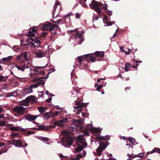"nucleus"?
Wrapping results in <instances>:
<instances>
[{
	"label": "nucleus",
	"instance_id": "f257e3e1",
	"mask_svg": "<svg viewBox=\"0 0 160 160\" xmlns=\"http://www.w3.org/2000/svg\"><path fill=\"white\" fill-rule=\"evenodd\" d=\"M84 134H80L78 135L76 141L77 145L74 152L75 153L79 152V154L76 157L73 158L72 160H78L80 158L85 157L86 152L83 149L87 147L88 144L84 138Z\"/></svg>",
	"mask_w": 160,
	"mask_h": 160
},
{
	"label": "nucleus",
	"instance_id": "f03ea898",
	"mask_svg": "<svg viewBox=\"0 0 160 160\" xmlns=\"http://www.w3.org/2000/svg\"><path fill=\"white\" fill-rule=\"evenodd\" d=\"M27 64H24L22 66H19L15 64L14 63L13 64L19 70H21L22 72L25 71L26 72H30L29 74V75L31 77H33L41 73V71L40 69V68L44 69L45 68V66L40 67H38L34 68H31V64L29 62H28Z\"/></svg>",
	"mask_w": 160,
	"mask_h": 160
},
{
	"label": "nucleus",
	"instance_id": "7ed1b4c3",
	"mask_svg": "<svg viewBox=\"0 0 160 160\" xmlns=\"http://www.w3.org/2000/svg\"><path fill=\"white\" fill-rule=\"evenodd\" d=\"M103 4L95 0H92L90 3L89 4V6L93 9H94L99 14L101 12V8Z\"/></svg>",
	"mask_w": 160,
	"mask_h": 160
},
{
	"label": "nucleus",
	"instance_id": "20e7f679",
	"mask_svg": "<svg viewBox=\"0 0 160 160\" xmlns=\"http://www.w3.org/2000/svg\"><path fill=\"white\" fill-rule=\"evenodd\" d=\"M40 28L43 31L47 30L48 29L52 32L53 34L56 32V29L51 25V23L50 22H46L45 23H42L40 24Z\"/></svg>",
	"mask_w": 160,
	"mask_h": 160
},
{
	"label": "nucleus",
	"instance_id": "39448f33",
	"mask_svg": "<svg viewBox=\"0 0 160 160\" xmlns=\"http://www.w3.org/2000/svg\"><path fill=\"white\" fill-rule=\"evenodd\" d=\"M29 58V54L27 52H22L21 54L19 56H18L17 57L16 60L17 62L18 63H20L22 62H25V63L22 64L20 66H22L24 64H28L27 62H25V61L27 62Z\"/></svg>",
	"mask_w": 160,
	"mask_h": 160
},
{
	"label": "nucleus",
	"instance_id": "423d86ee",
	"mask_svg": "<svg viewBox=\"0 0 160 160\" xmlns=\"http://www.w3.org/2000/svg\"><path fill=\"white\" fill-rule=\"evenodd\" d=\"M74 102L75 105L73 106L74 108L73 111L75 112L77 114H80L82 110V108L87 106V104L86 103L82 102L79 100L77 101H75Z\"/></svg>",
	"mask_w": 160,
	"mask_h": 160
},
{
	"label": "nucleus",
	"instance_id": "0eeeda50",
	"mask_svg": "<svg viewBox=\"0 0 160 160\" xmlns=\"http://www.w3.org/2000/svg\"><path fill=\"white\" fill-rule=\"evenodd\" d=\"M73 139L70 137L67 138H62L60 140V142L64 147L69 148L72 144Z\"/></svg>",
	"mask_w": 160,
	"mask_h": 160
},
{
	"label": "nucleus",
	"instance_id": "6e6552de",
	"mask_svg": "<svg viewBox=\"0 0 160 160\" xmlns=\"http://www.w3.org/2000/svg\"><path fill=\"white\" fill-rule=\"evenodd\" d=\"M26 108H24L22 106H16L12 109V111L15 112L16 114H15L14 115L17 117L23 115L24 114L25 110Z\"/></svg>",
	"mask_w": 160,
	"mask_h": 160
},
{
	"label": "nucleus",
	"instance_id": "1a4fd4ad",
	"mask_svg": "<svg viewBox=\"0 0 160 160\" xmlns=\"http://www.w3.org/2000/svg\"><path fill=\"white\" fill-rule=\"evenodd\" d=\"M84 33V32L81 31L80 33L76 31L73 32L72 34V36L73 38L74 37V38L77 40L79 44H80L83 41V39L82 37Z\"/></svg>",
	"mask_w": 160,
	"mask_h": 160
},
{
	"label": "nucleus",
	"instance_id": "9d476101",
	"mask_svg": "<svg viewBox=\"0 0 160 160\" xmlns=\"http://www.w3.org/2000/svg\"><path fill=\"white\" fill-rule=\"evenodd\" d=\"M28 42L31 44L33 47H36L38 48L40 45L41 42L39 38L37 37L34 38H31L28 39Z\"/></svg>",
	"mask_w": 160,
	"mask_h": 160
},
{
	"label": "nucleus",
	"instance_id": "9b49d317",
	"mask_svg": "<svg viewBox=\"0 0 160 160\" xmlns=\"http://www.w3.org/2000/svg\"><path fill=\"white\" fill-rule=\"evenodd\" d=\"M108 142H101L99 143V147L96 149L98 156L101 155L102 151L105 149L108 146Z\"/></svg>",
	"mask_w": 160,
	"mask_h": 160
},
{
	"label": "nucleus",
	"instance_id": "f8f14e48",
	"mask_svg": "<svg viewBox=\"0 0 160 160\" xmlns=\"http://www.w3.org/2000/svg\"><path fill=\"white\" fill-rule=\"evenodd\" d=\"M14 56H9L7 57L3 58L2 59V61H0V62L5 64L11 65V61L13 58Z\"/></svg>",
	"mask_w": 160,
	"mask_h": 160
},
{
	"label": "nucleus",
	"instance_id": "ddd939ff",
	"mask_svg": "<svg viewBox=\"0 0 160 160\" xmlns=\"http://www.w3.org/2000/svg\"><path fill=\"white\" fill-rule=\"evenodd\" d=\"M46 54V52L43 49H38L35 52V56L37 58H42Z\"/></svg>",
	"mask_w": 160,
	"mask_h": 160
},
{
	"label": "nucleus",
	"instance_id": "4468645a",
	"mask_svg": "<svg viewBox=\"0 0 160 160\" xmlns=\"http://www.w3.org/2000/svg\"><path fill=\"white\" fill-rule=\"evenodd\" d=\"M38 27L35 26L32 27L29 29L28 33L27 36L29 37H33L35 36V33L37 32Z\"/></svg>",
	"mask_w": 160,
	"mask_h": 160
},
{
	"label": "nucleus",
	"instance_id": "2eb2a0df",
	"mask_svg": "<svg viewBox=\"0 0 160 160\" xmlns=\"http://www.w3.org/2000/svg\"><path fill=\"white\" fill-rule=\"evenodd\" d=\"M22 142L19 139H14L12 140L11 143L8 144V145H14L16 147L21 148Z\"/></svg>",
	"mask_w": 160,
	"mask_h": 160
},
{
	"label": "nucleus",
	"instance_id": "dca6fc26",
	"mask_svg": "<svg viewBox=\"0 0 160 160\" xmlns=\"http://www.w3.org/2000/svg\"><path fill=\"white\" fill-rule=\"evenodd\" d=\"M85 128L86 129L92 132H96L98 130V128H93L92 126V122L91 123L87 124L85 126Z\"/></svg>",
	"mask_w": 160,
	"mask_h": 160
},
{
	"label": "nucleus",
	"instance_id": "f3484780",
	"mask_svg": "<svg viewBox=\"0 0 160 160\" xmlns=\"http://www.w3.org/2000/svg\"><path fill=\"white\" fill-rule=\"evenodd\" d=\"M45 83V82L44 81L41 80L37 83L31 84L30 86V87L31 89L32 90L33 89L37 88L40 85H44Z\"/></svg>",
	"mask_w": 160,
	"mask_h": 160
},
{
	"label": "nucleus",
	"instance_id": "a211bd4d",
	"mask_svg": "<svg viewBox=\"0 0 160 160\" xmlns=\"http://www.w3.org/2000/svg\"><path fill=\"white\" fill-rule=\"evenodd\" d=\"M29 98H27L23 100L20 102L19 103V105L20 106H28L29 105L30 103L29 102L28 99Z\"/></svg>",
	"mask_w": 160,
	"mask_h": 160
},
{
	"label": "nucleus",
	"instance_id": "6ab92c4d",
	"mask_svg": "<svg viewBox=\"0 0 160 160\" xmlns=\"http://www.w3.org/2000/svg\"><path fill=\"white\" fill-rule=\"evenodd\" d=\"M10 129L11 130L14 131H20L21 132H23L25 131L26 129L20 127L19 126H17L16 127H10Z\"/></svg>",
	"mask_w": 160,
	"mask_h": 160
},
{
	"label": "nucleus",
	"instance_id": "aec40b11",
	"mask_svg": "<svg viewBox=\"0 0 160 160\" xmlns=\"http://www.w3.org/2000/svg\"><path fill=\"white\" fill-rule=\"evenodd\" d=\"M83 121L84 120L83 119H73L72 120V123L75 126L78 127L80 124L82 123Z\"/></svg>",
	"mask_w": 160,
	"mask_h": 160
},
{
	"label": "nucleus",
	"instance_id": "412c9836",
	"mask_svg": "<svg viewBox=\"0 0 160 160\" xmlns=\"http://www.w3.org/2000/svg\"><path fill=\"white\" fill-rule=\"evenodd\" d=\"M90 54H87L86 55H83L77 57L78 62L80 63L82 61H83L85 59H87L89 57Z\"/></svg>",
	"mask_w": 160,
	"mask_h": 160
},
{
	"label": "nucleus",
	"instance_id": "4be33fe9",
	"mask_svg": "<svg viewBox=\"0 0 160 160\" xmlns=\"http://www.w3.org/2000/svg\"><path fill=\"white\" fill-rule=\"evenodd\" d=\"M38 116H33L32 115H28L27 116H24L23 117L25 118L29 121L35 120Z\"/></svg>",
	"mask_w": 160,
	"mask_h": 160
},
{
	"label": "nucleus",
	"instance_id": "5701e85b",
	"mask_svg": "<svg viewBox=\"0 0 160 160\" xmlns=\"http://www.w3.org/2000/svg\"><path fill=\"white\" fill-rule=\"evenodd\" d=\"M59 4H60L59 2V1H57L55 3V4L54 5V9L52 12V16L53 18H54L55 12V11H56V9L57 7V6L60 5V7H61V5H60Z\"/></svg>",
	"mask_w": 160,
	"mask_h": 160
},
{
	"label": "nucleus",
	"instance_id": "b1692460",
	"mask_svg": "<svg viewBox=\"0 0 160 160\" xmlns=\"http://www.w3.org/2000/svg\"><path fill=\"white\" fill-rule=\"evenodd\" d=\"M54 124L56 126H60V127H63L66 126L65 124L63 123L60 120H58L55 121Z\"/></svg>",
	"mask_w": 160,
	"mask_h": 160
},
{
	"label": "nucleus",
	"instance_id": "393cba45",
	"mask_svg": "<svg viewBox=\"0 0 160 160\" xmlns=\"http://www.w3.org/2000/svg\"><path fill=\"white\" fill-rule=\"evenodd\" d=\"M43 118L46 120H48L49 118L52 117L51 113L49 112H46L42 116Z\"/></svg>",
	"mask_w": 160,
	"mask_h": 160
},
{
	"label": "nucleus",
	"instance_id": "a878e982",
	"mask_svg": "<svg viewBox=\"0 0 160 160\" xmlns=\"http://www.w3.org/2000/svg\"><path fill=\"white\" fill-rule=\"evenodd\" d=\"M23 91L25 93L27 94H30L33 92L32 90L31 89L30 86L28 87L25 88L24 89Z\"/></svg>",
	"mask_w": 160,
	"mask_h": 160
},
{
	"label": "nucleus",
	"instance_id": "bb28decb",
	"mask_svg": "<svg viewBox=\"0 0 160 160\" xmlns=\"http://www.w3.org/2000/svg\"><path fill=\"white\" fill-rule=\"evenodd\" d=\"M94 53H92L89 54H90L89 55V57L87 58L88 60H90L92 62H94L96 61V58L95 57H93L92 56V54H93Z\"/></svg>",
	"mask_w": 160,
	"mask_h": 160
},
{
	"label": "nucleus",
	"instance_id": "cd10ccee",
	"mask_svg": "<svg viewBox=\"0 0 160 160\" xmlns=\"http://www.w3.org/2000/svg\"><path fill=\"white\" fill-rule=\"evenodd\" d=\"M97 57H103L104 56V52L102 51H97L94 53Z\"/></svg>",
	"mask_w": 160,
	"mask_h": 160
},
{
	"label": "nucleus",
	"instance_id": "c85d7f7f",
	"mask_svg": "<svg viewBox=\"0 0 160 160\" xmlns=\"http://www.w3.org/2000/svg\"><path fill=\"white\" fill-rule=\"evenodd\" d=\"M27 98H29L28 99V100L29 102L31 101L32 103H34L36 102L37 101L35 99V96L31 95L29 96H28Z\"/></svg>",
	"mask_w": 160,
	"mask_h": 160
},
{
	"label": "nucleus",
	"instance_id": "c756f323",
	"mask_svg": "<svg viewBox=\"0 0 160 160\" xmlns=\"http://www.w3.org/2000/svg\"><path fill=\"white\" fill-rule=\"evenodd\" d=\"M89 2V1H88L87 2H82L80 3V4L82 7L87 8H88L89 6L87 5V4L90 3Z\"/></svg>",
	"mask_w": 160,
	"mask_h": 160
},
{
	"label": "nucleus",
	"instance_id": "7c9ffc66",
	"mask_svg": "<svg viewBox=\"0 0 160 160\" xmlns=\"http://www.w3.org/2000/svg\"><path fill=\"white\" fill-rule=\"evenodd\" d=\"M127 155L128 156V158L127 159V160H132V159L136 157V155L134 154L133 153L130 154H128Z\"/></svg>",
	"mask_w": 160,
	"mask_h": 160
},
{
	"label": "nucleus",
	"instance_id": "2f4dec72",
	"mask_svg": "<svg viewBox=\"0 0 160 160\" xmlns=\"http://www.w3.org/2000/svg\"><path fill=\"white\" fill-rule=\"evenodd\" d=\"M98 138L99 140H109L110 139V136L108 135L106 136H100L98 137Z\"/></svg>",
	"mask_w": 160,
	"mask_h": 160
},
{
	"label": "nucleus",
	"instance_id": "473e14b6",
	"mask_svg": "<svg viewBox=\"0 0 160 160\" xmlns=\"http://www.w3.org/2000/svg\"><path fill=\"white\" fill-rule=\"evenodd\" d=\"M8 78V76H4L2 75H0V82H3L6 81L7 79Z\"/></svg>",
	"mask_w": 160,
	"mask_h": 160
},
{
	"label": "nucleus",
	"instance_id": "72a5a7b5",
	"mask_svg": "<svg viewBox=\"0 0 160 160\" xmlns=\"http://www.w3.org/2000/svg\"><path fill=\"white\" fill-rule=\"evenodd\" d=\"M39 111L41 113L44 112L46 110V108L44 107H39L38 108Z\"/></svg>",
	"mask_w": 160,
	"mask_h": 160
},
{
	"label": "nucleus",
	"instance_id": "f704fd0d",
	"mask_svg": "<svg viewBox=\"0 0 160 160\" xmlns=\"http://www.w3.org/2000/svg\"><path fill=\"white\" fill-rule=\"evenodd\" d=\"M131 68V66L130 64L129 63H126L125 64V71H128Z\"/></svg>",
	"mask_w": 160,
	"mask_h": 160
},
{
	"label": "nucleus",
	"instance_id": "c9c22d12",
	"mask_svg": "<svg viewBox=\"0 0 160 160\" xmlns=\"http://www.w3.org/2000/svg\"><path fill=\"white\" fill-rule=\"evenodd\" d=\"M123 48V47H121L120 48L121 51L122 52H124L125 53L126 55H129L131 52V49H128V51L126 52V51H122V48Z\"/></svg>",
	"mask_w": 160,
	"mask_h": 160
},
{
	"label": "nucleus",
	"instance_id": "e433bc0d",
	"mask_svg": "<svg viewBox=\"0 0 160 160\" xmlns=\"http://www.w3.org/2000/svg\"><path fill=\"white\" fill-rule=\"evenodd\" d=\"M38 128H34L35 130H43L45 128V125H39L38 127Z\"/></svg>",
	"mask_w": 160,
	"mask_h": 160
},
{
	"label": "nucleus",
	"instance_id": "4c0bfd02",
	"mask_svg": "<svg viewBox=\"0 0 160 160\" xmlns=\"http://www.w3.org/2000/svg\"><path fill=\"white\" fill-rule=\"evenodd\" d=\"M60 113V112L59 111H55L53 113H52V117H56Z\"/></svg>",
	"mask_w": 160,
	"mask_h": 160
},
{
	"label": "nucleus",
	"instance_id": "58836bf2",
	"mask_svg": "<svg viewBox=\"0 0 160 160\" xmlns=\"http://www.w3.org/2000/svg\"><path fill=\"white\" fill-rule=\"evenodd\" d=\"M128 140L130 142L133 144L135 145L137 144L135 139L132 138H128Z\"/></svg>",
	"mask_w": 160,
	"mask_h": 160
},
{
	"label": "nucleus",
	"instance_id": "ea45409f",
	"mask_svg": "<svg viewBox=\"0 0 160 160\" xmlns=\"http://www.w3.org/2000/svg\"><path fill=\"white\" fill-rule=\"evenodd\" d=\"M12 48L13 49V50L15 52H18L19 49V47L17 45L13 46Z\"/></svg>",
	"mask_w": 160,
	"mask_h": 160
},
{
	"label": "nucleus",
	"instance_id": "a19ab883",
	"mask_svg": "<svg viewBox=\"0 0 160 160\" xmlns=\"http://www.w3.org/2000/svg\"><path fill=\"white\" fill-rule=\"evenodd\" d=\"M12 97H15L18 95V90H15L13 92H11Z\"/></svg>",
	"mask_w": 160,
	"mask_h": 160
},
{
	"label": "nucleus",
	"instance_id": "79ce46f5",
	"mask_svg": "<svg viewBox=\"0 0 160 160\" xmlns=\"http://www.w3.org/2000/svg\"><path fill=\"white\" fill-rule=\"evenodd\" d=\"M72 14L71 13V12L69 13H68L65 15L63 17V18H64L67 17L68 18H67V19H70V18H69V17H70V16H72Z\"/></svg>",
	"mask_w": 160,
	"mask_h": 160
},
{
	"label": "nucleus",
	"instance_id": "37998d69",
	"mask_svg": "<svg viewBox=\"0 0 160 160\" xmlns=\"http://www.w3.org/2000/svg\"><path fill=\"white\" fill-rule=\"evenodd\" d=\"M108 4L106 3H104L103 4V6L102 5V9H104V10H108Z\"/></svg>",
	"mask_w": 160,
	"mask_h": 160
},
{
	"label": "nucleus",
	"instance_id": "c03bdc74",
	"mask_svg": "<svg viewBox=\"0 0 160 160\" xmlns=\"http://www.w3.org/2000/svg\"><path fill=\"white\" fill-rule=\"evenodd\" d=\"M153 149L154 152H157L160 154V149L159 148H155Z\"/></svg>",
	"mask_w": 160,
	"mask_h": 160
},
{
	"label": "nucleus",
	"instance_id": "a18cd8bd",
	"mask_svg": "<svg viewBox=\"0 0 160 160\" xmlns=\"http://www.w3.org/2000/svg\"><path fill=\"white\" fill-rule=\"evenodd\" d=\"M51 25L53 26V27H54L56 29H60V28L59 27V26L58 24H54L51 23Z\"/></svg>",
	"mask_w": 160,
	"mask_h": 160
},
{
	"label": "nucleus",
	"instance_id": "49530a36",
	"mask_svg": "<svg viewBox=\"0 0 160 160\" xmlns=\"http://www.w3.org/2000/svg\"><path fill=\"white\" fill-rule=\"evenodd\" d=\"M68 129L70 131H76L77 130V128L75 127H68Z\"/></svg>",
	"mask_w": 160,
	"mask_h": 160
},
{
	"label": "nucleus",
	"instance_id": "de8ad7c7",
	"mask_svg": "<svg viewBox=\"0 0 160 160\" xmlns=\"http://www.w3.org/2000/svg\"><path fill=\"white\" fill-rule=\"evenodd\" d=\"M60 120L62 122V123L64 124H65L66 123H67L68 121L67 118H62V120Z\"/></svg>",
	"mask_w": 160,
	"mask_h": 160
},
{
	"label": "nucleus",
	"instance_id": "09e8293b",
	"mask_svg": "<svg viewBox=\"0 0 160 160\" xmlns=\"http://www.w3.org/2000/svg\"><path fill=\"white\" fill-rule=\"evenodd\" d=\"M6 122L4 121L0 122V126L3 127L6 126Z\"/></svg>",
	"mask_w": 160,
	"mask_h": 160
},
{
	"label": "nucleus",
	"instance_id": "8fccbe9b",
	"mask_svg": "<svg viewBox=\"0 0 160 160\" xmlns=\"http://www.w3.org/2000/svg\"><path fill=\"white\" fill-rule=\"evenodd\" d=\"M136 157H139L141 158V159L144 158H145V156L144 155H142L140 153H139L138 154H136Z\"/></svg>",
	"mask_w": 160,
	"mask_h": 160
},
{
	"label": "nucleus",
	"instance_id": "3c124183",
	"mask_svg": "<svg viewBox=\"0 0 160 160\" xmlns=\"http://www.w3.org/2000/svg\"><path fill=\"white\" fill-rule=\"evenodd\" d=\"M82 116L84 118H87L88 117V114L86 112H82Z\"/></svg>",
	"mask_w": 160,
	"mask_h": 160
},
{
	"label": "nucleus",
	"instance_id": "603ef678",
	"mask_svg": "<svg viewBox=\"0 0 160 160\" xmlns=\"http://www.w3.org/2000/svg\"><path fill=\"white\" fill-rule=\"evenodd\" d=\"M14 77L16 78H17L19 79V80L22 82H23L25 78H20L18 77H17L15 75H14Z\"/></svg>",
	"mask_w": 160,
	"mask_h": 160
},
{
	"label": "nucleus",
	"instance_id": "864d4df0",
	"mask_svg": "<svg viewBox=\"0 0 160 160\" xmlns=\"http://www.w3.org/2000/svg\"><path fill=\"white\" fill-rule=\"evenodd\" d=\"M103 87V86L102 85H99L97 87V88H96V90L97 91H99V90L102 88V87Z\"/></svg>",
	"mask_w": 160,
	"mask_h": 160
},
{
	"label": "nucleus",
	"instance_id": "5fc2aeb1",
	"mask_svg": "<svg viewBox=\"0 0 160 160\" xmlns=\"http://www.w3.org/2000/svg\"><path fill=\"white\" fill-rule=\"evenodd\" d=\"M106 12L110 16H111L112 15V11L108 10V11Z\"/></svg>",
	"mask_w": 160,
	"mask_h": 160
},
{
	"label": "nucleus",
	"instance_id": "6e6d98bb",
	"mask_svg": "<svg viewBox=\"0 0 160 160\" xmlns=\"http://www.w3.org/2000/svg\"><path fill=\"white\" fill-rule=\"evenodd\" d=\"M103 20L106 21L107 22L108 21V17L106 16H104L103 17Z\"/></svg>",
	"mask_w": 160,
	"mask_h": 160
},
{
	"label": "nucleus",
	"instance_id": "4d7b16f0",
	"mask_svg": "<svg viewBox=\"0 0 160 160\" xmlns=\"http://www.w3.org/2000/svg\"><path fill=\"white\" fill-rule=\"evenodd\" d=\"M115 22L114 21L108 22L107 23V25L108 26H111L112 24H114Z\"/></svg>",
	"mask_w": 160,
	"mask_h": 160
},
{
	"label": "nucleus",
	"instance_id": "13d9d810",
	"mask_svg": "<svg viewBox=\"0 0 160 160\" xmlns=\"http://www.w3.org/2000/svg\"><path fill=\"white\" fill-rule=\"evenodd\" d=\"M5 96L7 97H12L11 94V92L8 93H6L5 94Z\"/></svg>",
	"mask_w": 160,
	"mask_h": 160
},
{
	"label": "nucleus",
	"instance_id": "bf43d9fd",
	"mask_svg": "<svg viewBox=\"0 0 160 160\" xmlns=\"http://www.w3.org/2000/svg\"><path fill=\"white\" fill-rule=\"evenodd\" d=\"M34 132L33 131H27V133L28 135L34 134Z\"/></svg>",
	"mask_w": 160,
	"mask_h": 160
},
{
	"label": "nucleus",
	"instance_id": "052dcab7",
	"mask_svg": "<svg viewBox=\"0 0 160 160\" xmlns=\"http://www.w3.org/2000/svg\"><path fill=\"white\" fill-rule=\"evenodd\" d=\"M80 17V15L79 13L77 12L76 13L75 17L76 18L78 19Z\"/></svg>",
	"mask_w": 160,
	"mask_h": 160
},
{
	"label": "nucleus",
	"instance_id": "680f3d73",
	"mask_svg": "<svg viewBox=\"0 0 160 160\" xmlns=\"http://www.w3.org/2000/svg\"><path fill=\"white\" fill-rule=\"evenodd\" d=\"M62 19H59L57 20V21L56 22V23H57L58 24H59L60 22H62Z\"/></svg>",
	"mask_w": 160,
	"mask_h": 160
},
{
	"label": "nucleus",
	"instance_id": "e2e57ef3",
	"mask_svg": "<svg viewBox=\"0 0 160 160\" xmlns=\"http://www.w3.org/2000/svg\"><path fill=\"white\" fill-rule=\"evenodd\" d=\"M56 108L57 110H60L61 111H62L63 109L61 107H60L58 105H57L56 106Z\"/></svg>",
	"mask_w": 160,
	"mask_h": 160
},
{
	"label": "nucleus",
	"instance_id": "0e129e2a",
	"mask_svg": "<svg viewBox=\"0 0 160 160\" xmlns=\"http://www.w3.org/2000/svg\"><path fill=\"white\" fill-rule=\"evenodd\" d=\"M61 133L63 135H65L67 134V132L65 130H63L61 132Z\"/></svg>",
	"mask_w": 160,
	"mask_h": 160
},
{
	"label": "nucleus",
	"instance_id": "69168bd1",
	"mask_svg": "<svg viewBox=\"0 0 160 160\" xmlns=\"http://www.w3.org/2000/svg\"><path fill=\"white\" fill-rule=\"evenodd\" d=\"M39 93H40L39 94V96L41 98L44 95V94H43L44 92H43V91L41 92H39Z\"/></svg>",
	"mask_w": 160,
	"mask_h": 160
},
{
	"label": "nucleus",
	"instance_id": "338daca9",
	"mask_svg": "<svg viewBox=\"0 0 160 160\" xmlns=\"http://www.w3.org/2000/svg\"><path fill=\"white\" fill-rule=\"evenodd\" d=\"M52 99V98H49L46 100V101L47 102L50 103L51 102Z\"/></svg>",
	"mask_w": 160,
	"mask_h": 160
},
{
	"label": "nucleus",
	"instance_id": "774afa93",
	"mask_svg": "<svg viewBox=\"0 0 160 160\" xmlns=\"http://www.w3.org/2000/svg\"><path fill=\"white\" fill-rule=\"evenodd\" d=\"M47 32H43L41 34V36L42 37H45L47 35Z\"/></svg>",
	"mask_w": 160,
	"mask_h": 160
}]
</instances>
